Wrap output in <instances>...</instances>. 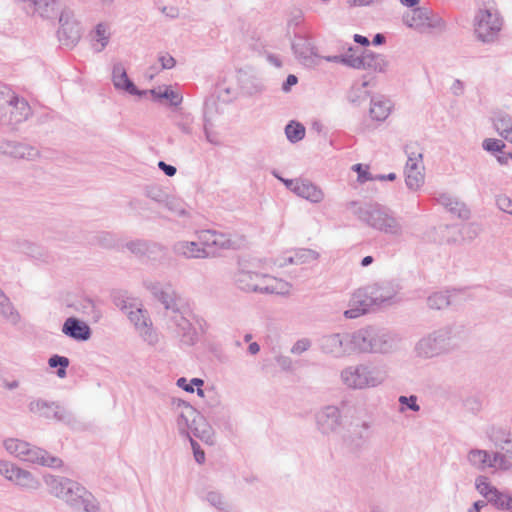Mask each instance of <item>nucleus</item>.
<instances>
[{
  "mask_svg": "<svg viewBox=\"0 0 512 512\" xmlns=\"http://www.w3.org/2000/svg\"><path fill=\"white\" fill-rule=\"evenodd\" d=\"M401 286L394 281H381L356 289L349 300V309L344 311L347 319H356L370 312H375L383 306L396 302V296Z\"/></svg>",
  "mask_w": 512,
  "mask_h": 512,
  "instance_id": "1",
  "label": "nucleus"
},
{
  "mask_svg": "<svg viewBox=\"0 0 512 512\" xmlns=\"http://www.w3.org/2000/svg\"><path fill=\"white\" fill-rule=\"evenodd\" d=\"M171 408L177 414L176 424L180 435L192 438L195 436L206 444H214V430L205 417L190 403L172 397Z\"/></svg>",
  "mask_w": 512,
  "mask_h": 512,
  "instance_id": "2",
  "label": "nucleus"
},
{
  "mask_svg": "<svg viewBox=\"0 0 512 512\" xmlns=\"http://www.w3.org/2000/svg\"><path fill=\"white\" fill-rule=\"evenodd\" d=\"M348 209L363 223L381 232L391 235L401 233V225L394 217L392 211L377 202L351 201Z\"/></svg>",
  "mask_w": 512,
  "mask_h": 512,
  "instance_id": "3",
  "label": "nucleus"
},
{
  "mask_svg": "<svg viewBox=\"0 0 512 512\" xmlns=\"http://www.w3.org/2000/svg\"><path fill=\"white\" fill-rule=\"evenodd\" d=\"M345 386L354 390L374 388L383 384L387 378L384 366L358 364L345 367L340 373Z\"/></svg>",
  "mask_w": 512,
  "mask_h": 512,
  "instance_id": "4",
  "label": "nucleus"
},
{
  "mask_svg": "<svg viewBox=\"0 0 512 512\" xmlns=\"http://www.w3.org/2000/svg\"><path fill=\"white\" fill-rule=\"evenodd\" d=\"M235 285L244 292H256L261 294H279L276 280L266 274H259L250 269L246 258L238 261L237 271L234 273Z\"/></svg>",
  "mask_w": 512,
  "mask_h": 512,
  "instance_id": "5",
  "label": "nucleus"
},
{
  "mask_svg": "<svg viewBox=\"0 0 512 512\" xmlns=\"http://www.w3.org/2000/svg\"><path fill=\"white\" fill-rule=\"evenodd\" d=\"M31 115V107L26 99L19 97L7 85H0V123L16 125Z\"/></svg>",
  "mask_w": 512,
  "mask_h": 512,
  "instance_id": "6",
  "label": "nucleus"
},
{
  "mask_svg": "<svg viewBox=\"0 0 512 512\" xmlns=\"http://www.w3.org/2000/svg\"><path fill=\"white\" fill-rule=\"evenodd\" d=\"M94 241L97 245L105 249H114L118 253H124L123 248L126 247L128 252L138 256H147L149 254L165 253L164 247L156 242L149 240L137 239L122 244L117 236L111 232L98 233Z\"/></svg>",
  "mask_w": 512,
  "mask_h": 512,
  "instance_id": "7",
  "label": "nucleus"
},
{
  "mask_svg": "<svg viewBox=\"0 0 512 512\" xmlns=\"http://www.w3.org/2000/svg\"><path fill=\"white\" fill-rule=\"evenodd\" d=\"M453 331V327L447 325L421 338L415 346L417 356L428 359L452 350Z\"/></svg>",
  "mask_w": 512,
  "mask_h": 512,
  "instance_id": "8",
  "label": "nucleus"
},
{
  "mask_svg": "<svg viewBox=\"0 0 512 512\" xmlns=\"http://www.w3.org/2000/svg\"><path fill=\"white\" fill-rule=\"evenodd\" d=\"M502 18L493 4L479 8L474 18V33L483 43H493L498 39L502 29Z\"/></svg>",
  "mask_w": 512,
  "mask_h": 512,
  "instance_id": "9",
  "label": "nucleus"
},
{
  "mask_svg": "<svg viewBox=\"0 0 512 512\" xmlns=\"http://www.w3.org/2000/svg\"><path fill=\"white\" fill-rule=\"evenodd\" d=\"M403 22L420 33H430L435 29L442 30L445 27L443 19L425 7H414L406 12L403 15Z\"/></svg>",
  "mask_w": 512,
  "mask_h": 512,
  "instance_id": "10",
  "label": "nucleus"
},
{
  "mask_svg": "<svg viewBox=\"0 0 512 512\" xmlns=\"http://www.w3.org/2000/svg\"><path fill=\"white\" fill-rule=\"evenodd\" d=\"M28 409L31 413L48 420H55L67 425L75 423L73 413L56 401H47L42 398L29 402Z\"/></svg>",
  "mask_w": 512,
  "mask_h": 512,
  "instance_id": "11",
  "label": "nucleus"
},
{
  "mask_svg": "<svg viewBox=\"0 0 512 512\" xmlns=\"http://www.w3.org/2000/svg\"><path fill=\"white\" fill-rule=\"evenodd\" d=\"M62 500L74 510L99 512L100 504L95 496L80 483L71 480Z\"/></svg>",
  "mask_w": 512,
  "mask_h": 512,
  "instance_id": "12",
  "label": "nucleus"
},
{
  "mask_svg": "<svg viewBox=\"0 0 512 512\" xmlns=\"http://www.w3.org/2000/svg\"><path fill=\"white\" fill-rule=\"evenodd\" d=\"M291 48L295 57L307 67L317 64L316 59L321 58L311 36L302 31L294 32Z\"/></svg>",
  "mask_w": 512,
  "mask_h": 512,
  "instance_id": "13",
  "label": "nucleus"
},
{
  "mask_svg": "<svg viewBox=\"0 0 512 512\" xmlns=\"http://www.w3.org/2000/svg\"><path fill=\"white\" fill-rule=\"evenodd\" d=\"M371 353L388 354L396 351L401 337L385 328L370 326Z\"/></svg>",
  "mask_w": 512,
  "mask_h": 512,
  "instance_id": "14",
  "label": "nucleus"
},
{
  "mask_svg": "<svg viewBox=\"0 0 512 512\" xmlns=\"http://www.w3.org/2000/svg\"><path fill=\"white\" fill-rule=\"evenodd\" d=\"M318 345L322 353L334 358H342L351 355L348 333L323 335L318 340Z\"/></svg>",
  "mask_w": 512,
  "mask_h": 512,
  "instance_id": "15",
  "label": "nucleus"
},
{
  "mask_svg": "<svg viewBox=\"0 0 512 512\" xmlns=\"http://www.w3.org/2000/svg\"><path fill=\"white\" fill-rule=\"evenodd\" d=\"M185 314V310L180 309L173 314H169L168 317L175 327V331L181 344L186 346H193L199 340L198 333Z\"/></svg>",
  "mask_w": 512,
  "mask_h": 512,
  "instance_id": "16",
  "label": "nucleus"
},
{
  "mask_svg": "<svg viewBox=\"0 0 512 512\" xmlns=\"http://www.w3.org/2000/svg\"><path fill=\"white\" fill-rule=\"evenodd\" d=\"M128 318L135 326L140 337L149 345H155L158 342V335L152 326V321L146 310L142 308H132L127 311Z\"/></svg>",
  "mask_w": 512,
  "mask_h": 512,
  "instance_id": "17",
  "label": "nucleus"
},
{
  "mask_svg": "<svg viewBox=\"0 0 512 512\" xmlns=\"http://www.w3.org/2000/svg\"><path fill=\"white\" fill-rule=\"evenodd\" d=\"M59 23L57 35L60 43L68 48L74 47L81 37L79 24L71 19L70 12L66 10L61 11Z\"/></svg>",
  "mask_w": 512,
  "mask_h": 512,
  "instance_id": "18",
  "label": "nucleus"
},
{
  "mask_svg": "<svg viewBox=\"0 0 512 512\" xmlns=\"http://www.w3.org/2000/svg\"><path fill=\"white\" fill-rule=\"evenodd\" d=\"M350 67L356 69L370 70L373 72H385L388 67V61L382 54L365 50L361 55L354 56L351 59Z\"/></svg>",
  "mask_w": 512,
  "mask_h": 512,
  "instance_id": "19",
  "label": "nucleus"
},
{
  "mask_svg": "<svg viewBox=\"0 0 512 512\" xmlns=\"http://www.w3.org/2000/svg\"><path fill=\"white\" fill-rule=\"evenodd\" d=\"M370 438V423L352 425V428L343 436V443L351 452L361 450Z\"/></svg>",
  "mask_w": 512,
  "mask_h": 512,
  "instance_id": "20",
  "label": "nucleus"
},
{
  "mask_svg": "<svg viewBox=\"0 0 512 512\" xmlns=\"http://www.w3.org/2000/svg\"><path fill=\"white\" fill-rule=\"evenodd\" d=\"M20 460L51 468H58L62 466V460L60 458L52 456L46 450L30 443L27 444L24 454Z\"/></svg>",
  "mask_w": 512,
  "mask_h": 512,
  "instance_id": "21",
  "label": "nucleus"
},
{
  "mask_svg": "<svg viewBox=\"0 0 512 512\" xmlns=\"http://www.w3.org/2000/svg\"><path fill=\"white\" fill-rule=\"evenodd\" d=\"M146 287L152 292L153 296L163 304L164 308L169 311L170 314L182 309L178 303L179 298L170 285L163 287L159 283H149L146 284Z\"/></svg>",
  "mask_w": 512,
  "mask_h": 512,
  "instance_id": "22",
  "label": "nucleus"
},
{
  "mask_svg": "<svg viewBox=\"0 0 512 512\" xmlns=\"http://www.w3.org/2000/svg\"><path fill=\"white\" fill-rule=\"evenodd\" d=\"M316 421L323 434L335 432L342 424L341 412L336 406H326L317 413Z\"/></svg>",
  "mask_w": 512,
  "mask_h": 512,
  "instance_id": "23",
  "label": "nucleus"
},
{
  "mask_svg": "<svg viewBox=\"0 0 512 512\" xmlns=\"http://www.w3.org/2000/svg\"><path fill=\"white\" fill-rule=\"evenodd\" d=\"M112 81L116 89L123 90L130 95L142 96L145 91L137 88L134 82L128 77L122 63H116L112 70Z\"/></svg>",
  "mask_w": 512,
  "mask_h": 512,
  "instance_id": "24",
  "label": "nucleus"
},
{
  "mask_svg": "<svg viewBox=\"0 0 512 512\" xmlns=\"http://www.w3.org/2000/svg\"><path fill=\"white\" fill-rule=\"evenodd\" d=\"M62 332L77 341H87L91 337L89 325L76 317H69L65 320Z\"/></svg>",
  "mask_w": 512,
  "mask_h": 512,
  "instance_id": "25",
  "label": "nucleus"
},
{
  "mask_svg": "<svg viewBox=\"0 0 512 512\" xmlns=\"http://www.w3.org/2000/svg\"><path fill=\"white\" fill-rule=\"evenodd\" d=\"M2 148L5 154L14 158L34 160L39 156L38 149L26 143L8 141Z\"/></svg>",
  "mask_w": 512,
  "mask_h": 512,
  "instance_id": "26",
  "label": "nucleus"
},
{
  "mask_svg": "<svg viewBox=\"0 0 512 512\" xmlns=\"http://www.w3.org/2000/svg\"><path fill=\"white\" fill-rule=\"evenodd\" d=\"M348 337L351 354L355 352L371 353L370 326L359 329L353 333H348Z\"/></svg>",
  "mask_w": 512,
  "mask_h": 512,
  "instance_id": "27",
  "label": "nucleus"
},
{
  "mask_svg": "<svg viewBox=\"0 0 512 512\" xmlns=\"http://www.w3.org/2000/svg\"><path fill=\"white\" fill-rule=\"evenodd\" d=\"M295 194L312 203H319L324 198L322 190L307 179H299V183L295 187Z\"/></svg>",
  "mask_w": 512,
  "mask_h": 512,
  "instance_id": "28",
  "label": "nucleus"
},
{
  "mask_svg": "<svg viewBox=\"0 0 512 512\" xmlns=\"http://www.w3.org/2000/svg\"><path fill=\"white\" fill-rule=\"evenodd\" d=\"M11 483L28 491H35L41 486L38 478H36L30 471L19 466L14 473Z\"/></svg>",
  "mask_w": 512,
  "mask_h": 512,
  "instance_id": "29",
  "label": "nucleus"
},
{
  "mask_svg": "<svg viewBox=\"0 0 512 512\" xmlns=\"http://www.w3.org/2000/svg\"><path fill=\"white\" fill-rule=\"evenodd\" d=\"M466 460L468 464L479 472H485L490 469L489 451L479 448H472L467 452Z\"/></svg>",
  "mask_w": 512,
  "mask_h": 512,
  "instance_id": "30",
  "label": "nucleus"
},
{
  "mask_svg": "<svg viewBox=\"0 0 512 512\" xmlns=\"http://www.w3.org/2000/svg\"><path fill=\"white\" fill-rule=\"evenodd\" d=\"M493 124L496 131L512 143V117L505 112H497L493 117Z\"/></svg>",
  "mask_w": 512,
  "mask_h": 512,
  "instance_id": "31",
  "label": "nucleus"
},
{
  "mask_svg": "<svg viewBox=\"0 0 512 512\" xmlns=\"http://www.w3.org/2000/svg\"><path fill=\"white\" fill-rule=\"evenodd\" d=\"M71 482V479L61 476H53L48 475L45 477V483L49 489L50 494L53 496L62 499L66 492V488L68 487V483Z\"/></svg>",
  "mask_w": 512,
  "mask_h": 512,
  "instance_id": "32",
  "label": "nucleus"
},
{
  "mask_svg": "<svg viewBox=\"0 0 512 512\" xmlns=\"http://www.w3.org/2000/svg\"><path fill=\"white\" fill-rule=\"evenodd\" d=\"M215 247H218L220 249H232V250H238L241 247H243L246 243V239L244 236H235L232 238L231 236L220 233L216 231V237H215Z\"/></svg>",
  "mask_w": 512,
  "mask_h": 512,
  "instance_id": "33",
  "label": "nucleus"
},
{
  "mask_svg": "<svg viewBox=\"0 0 512 512\" xmlns=\"http://www.w3.org/2000/svg\"><path fill=\"white\" fill-rule=\"evenodd\" d=\"M486 501L498 510L512 512V495L497 488Z\"/></svg>",
  "mask_w": 512,
  "mask_h": 512,
  "instance_id": "34",
  "label": "nucleus"
},
{
  "mask_svg": "<svg viewBox=\"0 0 512 512\" xmlns=\"http://www.w3.org/2000/svg\"><path fill=\"white\" fill-rule=\"evenodd\" d=\"M423 166H406L405 167V183L410 190L419 189L424 183Z\"/></svg>",
  "mask_w": 512,
  "mask_h": 512,
  "instance_id": "35",
  "label": "nucleus"
},
{
  "mask_svg": "<svg viewBox=\"0 0 512 512\" xmlns=\"http://www.w3.org/2000/svg\"><path fill=\"white\" fill-rule=\"evenodd\" d=\"M490 469L494 471H509L512 469V462L510 457L502 450L490 452Z\"/></svg>",
  "mask_w": 512,
  "mask_h": 512,
  "instance_id": "36",
  "label": "nucleus"
},
{
  "mask_svg": "<svg viewBox=\"0 0 512 512\" xmlns=\"http://www.w3.org/2000/svg\"><path fill=\"white\" fill-rule=\"evenodd\" d=\"M0 315L13 325L20 322V314L5 293L0 295Z\"/></svg>",
  "mask_w": 512,
  "mask_h": 512,
  "instance_id": "37",
  "label": "nucleus"
},
{
  "mask_svg": "<svg viewBox=\"0 0 512 512\" xmlns=\"http://www.w3.org/2000/svg\"><path fill=\"white\" fill-rule=\"evenodd\" d=\"M390 110L389 100L371 99L370 116L373 120L384 121L389 116Z\"/></svg>",
  "mask_w": 512,
  "mask_h": 512,
  "instance_id": "38",
  "label": "nucleus"
},
{
  "mask_svg": "<svg viewBox=\"0 0 512 512\" xmlns=\"http://www.w3.org/2000/svg\"><path fill=\"white\" fill-rule=\"evenodd\" d=\"M486 435L498 449L509 437L512 436V433L505 427L493 425L487 429Z\"/></svg>",
  "mask_w": 512,
  "mask_h": 512,
  "instance_id": "39",
  "label": "nucleus"
},
{
  "mask_svg": "<svg viewBox=\"0 0 512 512\" xmlns=\"http://www.w3.org/2000/svg\"><path fill=\"white\" fill-rule=\"evenodd\" d=\"M193 117L189 113H185L181 110L177 111L174 116V125L184 134L192 135L193 133Z\"/></svg>",
  "mask_w": 512,
  "mask_h": 512,
  "instance_id": "40",
  "label": "nucleus"
},
{
  "mask_svg": "<svg viewBox=\"0 0 512 512\" xmlns=\"http://www.w3.org/2000/svg\"><path fill=\"white\" fill-rule=\"evenodd\" d=\"M154 100L158 99H166L169 100L171 106H179L183 100V97L178 92L172 90L170 87H166L164 91H157L156 89H152L150 91Z\"/></svg>",
  "mask_w": 512,
  "mask_h": 512,
  "instance_id": "41",
  "label": "nucleus"
},
{
  "mask_svg": "<svg viewBox=\"0 0 512 512\" xmlns=\"http://www.w3.org/2000/svg\"><path fill=\"white\" fill-rule=\"evenodd\" d=\"M27 444H28V442H26L24 440L17 439V438H8V439H5L3 442V446L6 449V451L10 455H12L18 459H21V457L24 454V451L27 447Z\"/></svg>",
  "mask_w": 512,
  "mask_h": 512,
  "instance_id": "42",
  "label": "nucleus"
},
{
  "mask_svg": "<svg viewBox=\"0 0 512 512\" xmlns=\"http://www.w3.org/2000/svg\"><path fill=\"white\" fill-rule=\"evenodd\" d=\"M305 127L294 120L290 121L285 127V134L291 143H297L305 137Z\"/></svg>",
  "mask_w": 512,
  "mask_h": 512,
  "instance_id": "43",
  "label": "nucleus"
},
{
  "mask_svg": "<svg viewBox=\"0 0 512 512\" xmlns=\"http://www.w3.org/2000/svg\"><path fill=\"white\" fill-rule=\"evenodd\" d=\"M14 253L24 254L26 256H32L33 254H41L40 247L29 240H17L13 243Z\"/></svg>",
  "mask_w": 512,
  "mask_h": 512,
  "instance_id": "44",
  "label": "nucleus"
},
{
  "mask_svg": "<svg viewBox=\"0 0 512 512\" xmlns=\"http://www.w3.org/2000/svg\"><path fill=\"white\" fill-rule=\"evenodd\" d=\"M427 305L430 309L441 310L450 305V299L446 292H435L427 298Z\"/></svg>",
  "mask_w": 512,
  "mask_h": 512,
  "instance_id": "45",
  "label": "nucleus"
},
{
  "mask_svg": "<svg viewBox=\"0 0 512 512\" xmlns=\"http://www.w3.org/2000/svg\"><path fill=\"white\" fill-rule=\"evenodd\" d=\"M173 251L177 256H191L195 252H200L199 244L194 241H179L174 244Z\"/></svg>",
  "mask_w": 512,
  "mask_h": 512,
  "instance_id": "46",
  "label": "nucleus"
},
{
  "mask_svg": "<svg viewBox=\"0 0 512 512\" xmlns=\"http://www.w3.org/2000/svg\"><path fill=\"white\" fill-rule=\"evenodd\" d=\"M207 501L221 512H231V505L225 500L222 494L216 491H210L206 495Z\"/></svg>",
  "mask_w": 512,
  "mask_h": 512,
  "instance_id": "47",
  "label": "nucleus"
},
{
  "mask_svg": "<svg viewBox=\"0 0 512 512\" xmlns=\"http://www.w3.org/2000/svg\"><path fill=\"white\" fill-rule=\"evenodd\" d=\"M475 488L486 500L496 490V487L490 483L489 478L484 475L476 477Z\"/></svg>",
  "mask_w": 512,
  "mask_h": 512,
  "instance_id": "48",
  "label": "nucleus"
},
{
  "mask_svg": "<svg viewBox=\"0 0 512 512\" xmlns=\"http://www.w3.org/2000/svg\"><path fill=\"white\" fill-rule=\"evenodd\" d=\"M69 359L65 356H60V355H52L49 360H48V364L51 368H57L58 367V370H57V376L59 378H64L67 374L66 372V369L67 367L69 366Z\"/></svg>",
  "mask_w": 512,
  "mask_h": 512,
  "instance_id": "49",
  "label": "nucleus"
},
{
  "mask_svg": "<svg viewBox=\"0 0 512 512\" xmlns=\"http://www.w3.org/2000/svg\"><path fill=\"white\" fill-rule=\"evenodd\" d=\"M144 193L146 197L160 205L166 201V196L168 195L162 188L156 185L146 186Z\"/></svg>",
  "mask_w": 512,
  "mask_h": 512,
  "instance_id": "50",
  "label": "nucleus"
},
{
  "mask_svg": "<svg viewBox=\"0 0 512 512\" xmlns=\"http://www.w3.org/2000/svg\"><path fill=\"white\" fill-rule=\"evenodd\" d=\"M162 205L175 215L183 216L186 213L182 201L173 196L167 195L166 201H164Z\"/></svg>",
  "mask_w": 512,
  "mask_h": 512,
  "instance_id": "51",
  "label": "nucleus"
},
{
  "mask_svg": "<svg viewBox=\"0 0 512 512\" xmlns=\"http://www.w3.org/2000/svg\"><path fill=\"white\" fill-rule=\"evenodd\" d=\"M215 237H216V231L215 230H203L199 234V240L200 243L203 246V248H200L201 251L205 254L204 256H209V252H207L204 248L205 247H212L215 246Z\"/></svg>",
  "mask_w": 512,
  "mask_h": 512,
  "instance_id": "52",
  "label": "nucleus"
},
{
  "mask_svg": "<svg viewBox=\"0 0 512 512\" xmlns=\"http://www.w3.org/2000/svg\"><path fill=\"white\" fill-rule=\"evenodd\" d=\"M369 167L362 163H357L352 166V170L357 173V181L363 184L367 181H374L376 178L369 172Z\"/></svg>",
  "mask_w": 512,
  "mask_h": 512,
  "instance_id": "53",
  "label": "nucleus"
},
{
  "mask_svg": "<svg viewBox=\"0 0 512 512\" xmlns=\"http://www.w3.org/2000/svg\"><path fill=\"white\" fill-rule=\"evenodd\" d=\"M448 210L452 214L457 215L460 219H468L470 217V210L468 207L457 199L456 201H453V205L448 207Z\"/></svg>",
  "mask_w": 512,
  "mask_h": 512,
  "instance_id": "54",
  "label": "nucleus"
},
{
  "mask_svg": "<svg viewBox=\"0 0 512 512\" xmlns=\"http://www.w3.org/2000/svg\"><path fill=\"white\" fill-rule=\"evenodd\" d=\"M18 466L7 460H0V475L11 482Z\"/></svg>",
  "mask_w": 512,
  "mask_h": 512,
  "instance_id": "55",
  "label": "nucleus"
},
{
  "mask_svg": "<svg viewBox=\"0 0 512 512\" xmlns=\"http://www.w3.org/2000/svg\"><path fill=\"white\" fill-rule=\"evenodd\" d=\"M112 297L114 304L126 313L133 307L132 304L128 302V298L125 292H114Z\"/></svg>",
  "mask_w": 512,
  "mask_h": 512,
  "instance_id": "56",
  "label": "nucleus"
},
{
  "mask_svg": "<svg viewBox=\"0 0 512 512\" xmlns=\"http://www.w3.org/2000/svg\"><path fill=\"white\" fill-rule=\"evenodd\" d=\"M482 147L488 152H502L505 148V143L502 140L495 138H487L483 141Z\"/></svg>",
  "mask_w": 512,
  "mask_h": 512,
  "instance_id": "57",
  "label": "nucleus"
},
{
  "mask_svg": "<svg viewBox=\"0 0 512 512\" xmlns=\"http://www.w3.org/2000/svg\"><path fill=\"white\" fill-rule=\"evenodd\" d=\"M405 153L407 154V158H408L406 166H411V168H413V166H419L422 164V158H423L422 153L412 151L411 145L405 146Z\"/></svg>",
  "mask_w": 512,
  "mask_h": 512,
  "instance_id": "58",
  "label": "nucleus"
},
{
  "mask_svg": "<svg viewBox=\"0 0 512 512\" xmlns=\"http://www.w3.org/2000/svg\"><path fill=\"white\" fill-rule=\"evenodd\" d=\"M95 33L97 36V41L101 43L100 48L96 49V51L100 52L102 51L108 44L109 37L107 35V29L105 25L98 24L95 28Z\"/></svg>",
  "mask_w": 512,
  "mask_h": 512,
  "instance_id": "59",
  "label": "nucleus"
},
{
  "mask_svg": "<svg viewBox=\"0 0 512 512\" xmlns=\"http://www.w3.org/2000/svg\"><path fill=\"white\" fill-rule=\"evenodd\" d=\"M311 340L308 338L299 339L294 343L290 352L295 355H301L302 353L308 351L311 347Z\"/></svg>",
  "mask_w": 512,
  "mask_h": 512,
  "instance_id": "60",
  "label": "nucleus"
},
{
  "mask_svg": "<svg viewBox=\"0 0 512 512\" xmlns=\"http://www.w3.org/2000/svg\"><path fill=\"white\" fill-rule=\"evenodd\" d=\"M496 205L501 211L512 215V198L506 195H498Z\"/></svg>",
  "mask_w": 512,
  "mask_h": 512,
  "instance_id": "61",
  "label": "nucleus"
},
{
  "mask_svg": "<svg viewBox=\"0 0 512 512\" xmlns=\"http://www.w3.org/2000/svg\"><path fill=\"white\" fill-rule=\"evenodd\" d=\"M399 402L402 405H406L410 410L417 412L420 410V406L417 404V397L414 395H411L409 397L407 396H400Z\"/></svg>",
  "mask_w": 512,
  "mask_h": 512,
  "instance_id": "62",
  "label": "nucleus"
},
{
  "mask_svg": "<svg viewBox=\"0 0 512 512\" xmlns=\"http://www.w3.org/2000/svg\"><path fill=\"white\" fill-rule=\"evenodd\" d=\"M203 131L205 134V138L209 143L216 145V146L221 144L218 139V134L207 128V117L205 115H204Z\"/></svg>",
  "mask_w": 512,
  "mask_h": 512,
  "instance_id": "63",
  "label": "nucleus"
},
{
  "mask_svg": "<svg viewBox=\"0 0 512 512\" xmlns=\"http://www.w3.org/2000/svg\"><path fill=\"white\" fill-rule=\"evenodd\" d=\"M188 439L190 440V444L193 449L194 458L196 462L202 464L205 461L204 451L200 448V445L193 438Z\"/></svg>",
  "mask_w": 512,
  "mask_h": 512,
  "instance_id": "64",
  "label": "nucleus"
}]
</instances>
